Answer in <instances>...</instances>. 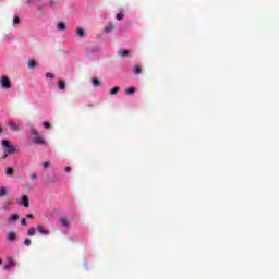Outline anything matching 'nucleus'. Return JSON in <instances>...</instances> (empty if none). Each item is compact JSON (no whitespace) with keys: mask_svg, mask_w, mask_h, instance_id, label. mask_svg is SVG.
I'll return each mask as SVG.
<instances>
[{"mask_svg":"<svg viewBox=\"0 0 279 279\" xmlns=\"http://www.w3.org/2000/svg\"><path fill=\"white\" fill-rule=\"evenodd\" d=\"M0 86L4 90H10V88H12V82L10 81V78L8 76H1Z\"/></svg>","mask_w":279,"mask_h":279,"instance_id":"nucleus-3","label":"nucleus"},{"mask_svg":"<svg viewBox=\"0 0 279 279\" xmlns=\"http://www.w3.org/2000/svg\"><path fill=\"white\" fill-rule=\"evenodd\" d=\"M92 84L93 86L97 87V86H101V81L97 80V78H92Z\"/></svg>","mask_w":279,"mask_h":279,"instance_id":"nucleus-15","label":"nucleus"},{"mask_svg":"<svg viewBox=\"0 0 279 279\" xmlns=\"http://www.w3.org/2000/svg\"><path fill=\"white\" fill-rule=\"evenodd\" d=\"M31 180H32L33 182H35V180H38V174H37V173H32V174H31Z\"/></svg>","mask_w":279,"mask_h":279,"instance_id":"nucleus-28","label":"nucleus"},{"mask_svg":"<svg viewBox=\"0 0 279 279\" xmlns=\"http://www.w3.org/2000/svg\"><path fill=\"white\" fill-rule=\"evenodd\" d=\"M65 173H71V167H65Z\"/></svg>","mask_w":279,"mask_h":279,"instance_id":"nucleus-32","label":"nucleus"},{"mask_svg":"<svg viewBox=\"0 0 279 279\" xmlns=\"http://www.w3.org/2000/svg\"><path fill=\"white\" fill-rule=\"evenodd\" d=\"M27 234L29 236H34L36 234V228H34V227L29 228L28 231H27Z\"/></svg>","mask_w":279,"mask_h":279,"instance_id":"nucleus-20","label":"nucleus"},{"mask_svg":"<svg viewBox=\"0 0 279 279\" xmlns=\"http://www.w3.org/2000/svg\"><path fill=\"white\" fill-rule=\"evenodd\" d=\"M14 221H19V214H13L9 218V223H14Z\"/></svg>","mask_w":279,"mask_h":279,"instance_id":"nucleus-8","label":"nucleus"},{"mask_svg":"<svg viewBox=\"0 0 279 279\" xmlns=\"http://www.w3.org/2000/svg\"><path fill=\"white\" fill-rule=\"evenodd\" d=\"M114 31V25L113 24H108L105 26V32L107 34H110V32H113Z\"/></svg>","mask_w":279,"mask_h":279,"instance_id":"nucleus-9","label":"nucleus"},{"mask_svg":"<svg viewBox=\"0 0 279 279\" xmlns=\"http://www.w3.org/2000/svg\"><path fill=\"white\" fill-rule=\"evenodd\" d=\"M31 135L32 143H34V145H47V141L43 138V136L40 135V133H38V130H36V128H31Z\"/></svg>","mask_w":279,"mask_h":279,"instance_id":"nucleus-2","label":"nucleus"},{"mask_svg":"<svg viewBox=\"0 0 279 279\" xmlns=\"http://www.w3.org/2000/svg\"><path fill=\"white\" fill-rule=\"evenodd\" d=\"M37 232L43 234V236H49V230L45 229L41 225L37 226Z\"/></svg>","mask_w":279,"mask_h":279,"instance_id":"nucleus-6","label":"nucleus"},{"mask_svg":"<svg viewBox=\"0 0 279 279\" xmlns=\"http://www.w3.org/2000/svg\"><path fill=\"white\" fill-rule=\"evenodd\" d=\"M24 245H25L26 247H29V245H32V240H31V239H25V240H24Z\"/></svg>","mask_w":279,"mask_h":279,"instance_id":"nucleus-27","label":"nucleus"},{"mask_svg":"<svg viewBox=\"0 0 279 279\" xmlns=\"http://www.w3.org/2000/svg\"><path fill=\"white\" fill-rule=\"evenodd\" d=\"M16 239V233L15 232H9L8 234V241H14Z\"/></svg>","mask_w":279,"mask_h":279,"instance_id":"nucleus-12","label":"nucleus"},{"mask_svg":"<svg viewBox=\"0 0 279 279\" xmlns=\"http://www.w3.org/2000/svg\"><path fill=\"white\" fill-rule=\"evenodd\" d=\"M118 53H119L122 58H125V57L130 56V51H129V50H120V51H118Z\"/></svg>","mask_w":279,"mask_h":279,"instance_id":"nucleus-14","label":"nucleus"},{"mask_svg":"<svg viewBox=\"0 0 279 279\" xmlns=\"http://www.w3.org/2000/svg\"><path fill=\"white\" fill-rule=\"evenodd\" d=\"M116 19L117 21H123V13H118Z\"/></svg>","mask_w":279,"mask_h":279,"instance_id":"nucleus-29","label":"nucleus"},{"mask_svg":"<svg viewBox=\"0 0 279 279\" xmlns=\"http://www.w3.org/2000/svg\"><path fill=\"white\" fill-rule=\"evenodd\" d=\"M43 125H44V128H46V130H51V124H49V122L44 121Z\"/></svg>","mask_w":279,"mask_h":279,"instance_id":"nucleus-26","label":"nucleus"},{"mask_svg":"<svg viewBox=\"0 0 279 279\" xmlns=\"http://www.w3.org/2000/svg\"><path fill=\"white\" fill-rule=\"evenodd\" d=\"M60 223L64 226V228H69V220L66 218H60Z\"/></svg>","mask_w":279,"mask_h":279,"instance_id":"nucleus-17","label":"nucleus"},{"mask_svg":"<svg viewBox=\"0 0 279 279\" xmlns=\"http://www.w3.org/2000/svg\"><path fill=\"white\" fill-rule=\"evenodd\" d=\"M2 210L8 211V207H2Z\"/></svg>","mask_w":279,"mask_h":279,"instance_id":"nucleus-37","label":"nucleus"},{"mask_svg":"<svg viewBox=\"0 0 279 279\" xmlns=\"http://www.w3.org/2000/svg\"><path fill=\"white\" fill-rule=\"evenodd\" d=\"M46 77H50L51 80H53V77H56V75L53 73H51V72H48L46 74Z\"/></svg>","mask_w":279,"mask_h":279,"instance_id":"nucleus-30","label":"nucleus"},{"mask_svg":"<svg viewBox=\"0 0 279 279\" xmlns=\"http://www.w3.org/2000/svg\"><path fill=\"white\" fill-rule=\"evenodd\" d=\"M19 23H21V19L19 17V15H14V17H13V25H16Z\"/></svg>","mask_w":279,"mask_h":279,"instance_id":"nucleus-23","label":"nucleus"},{"mask_svg":"<svg viewBox=\"0 0 279 279\" xmlns=\"http://www.w3.org/2000/svg\"><path fill=\"white\" fill-rule=\"evenodd\" d=\"M43 167H44L45 169H47V167H49V162H47V161L44 162V163H43Z\"/></svg>","mask_w":279,"mask_h":279,"instance_id":"nucleus-34","label":"nucleus"},{"mask_svg":"<svg viewBox=\"0 0 279 279\" xmlns=\"http://www.w3.org/2000/svg\"><path fill=\"white\" fill-rule=\"evenodd\" d=\"M26 219H34V215L32 214L26 215Z\"/></svg>","mask_w":279,"mask_h":279,"instance_id":"nucleus-33","label":"nucleus"},{"mask_svg":"<svg viewBox=\"0 0 279 279\" xmlns=\"http://www.w3.org/2000/svg\"><path fill=\"white\" fill-rule=\"evenodd\" d=\"M2 147L4 149L3 153V160H5V158H8V156H12V154H19V149L16 148V146L12 145V143H10V141L8 140H2Z\"/></svg>","mask_w":279,"mask_h":279,"instance_id":"nucleus-1","label":"nucleus"},{"mask_svg":"<svg viewBox=\"0 0 279 279\" xmlns=\"http://www.w3.org/2000/svg\"><path fill=\"white\" fill-rule=\"evenodd\" d=\"M34 66H36V61L29 60L28 61V69H34Z\"/></svg>","mask_w":279,"mask_h":279,"instance_id":"nucleus-25","label":"nucleus"},{"mask_svg":"<svg viewBox=\"0 0 279 279\" xmlns=\"http://www.w3.org/2000/svg\"><path fill=\"white\" fill-rule=\"evenodd\" d=\"M20 206H24V208H29V197L27 195H23L20 201H17Z\"/></svg>","mask_w":279,"mask_h":279,"instance_id":"nucleus-4","label":"nucleus"},{"mask_svg":"<svg viewBox=\"0 0 279 279\" xmlns=\"http://www.w3.org/2000/svg\"><path fill=\"white\" fill-rule=\"evenodd\" d=\"M7 125L12 130V132H19V124H16V122L9 120L7 121Z\"/></svg>","mask_w":279,"mask_h":279,"instance_id":"nucleus-5","label":"nucleus"},{"mask_svg":"<svg viewBox=\"0 0 279 279\" xmlns=\"http://www.w3.org/2000/svg\"><path fill=\"white\" fill-rule=\"evenodd\" d=\"M26 5H32V0H26Z\"/></svg>","mask_w":279,"mask_h":279,"instance_id":"nucleus-35","label":"nucleus"},{"mask_svg":"<svg viewBox=\"0 0 279 279\" xmlns=\"http://www.w3.org/2000/svg\"><path fill=\"white\" fill-rule=\"evenodd\" d=\"M0 265H3V260L0 258Z\"/></svg>","mask_w":279,"mask_h":279,"instance_id":"nucleus-38","label":"nucleus"},{"mask_svg":"<svg viewBox=\"0 0 279 279\" xmlns=\"http://www.w3.org/2000/svg\"><path fill=\"white\" fill-rule=\"evenodd\" d=\"M134 93H136V88H134V87H129L126 89V95H134Z\"/></svg>","mask_w":279,"mask_h":279,"instance_id":"nucleus-21","label":"nucleus"},{"mask_svg":"<svg viewBox=\"0 0 279 279\" xmlns=\"http://www.w3.org/2000/svg\"><path fill=\"white\" fill-rule=\"evenodd\" d=\"M47 4H48L50 8H56V5H58V1H56V0H48Z\"/></svg>","mask_w":279,"mask_h":279,"instance_id":"nucleus-18","label":"nucleus"},{"mask_svg":"<svg viewBox=\"0 0 279 279\" xmlns=\"http://www.w3.org/2000/svg\"><path fill=\"white\" fill-rule=\"evenodd\" d=\"M57 27L60 32H64V29H66V24H64V22H59Z\"/></svg>","mask_w":279,"mask_h":279,"instance_id":"nucleus-10","label":"nucleus"},{"mask_svg":"<svg viewBox=\"0 0 279 279\" xmlns=\"http://www.w3.org/2000/svg\"><path fill=\"white\" fill-rule=\"evenodd\" d=\"M120 88L119 87H113L110 89V95H117L119 93Z\"/></svg>","mask_w":279,"mask_h":279,"instance_id":"nucleus-24","label":"nucleus"},{"mask_svg":"<svg viewBox=\"0 0 279 279\" xmlns=\"http://www.w3.org/2000/svg\"><path fill=\"white\" fill-rule=\"evenodd\" d=\"M5 174H7L8 177L13 175V174H14V168H12V167L7 168Z\"/></svg>","mask_w":279,"mask_h":279,"instance_id":"nucleus-16","label":"nucleus"},{"mask_svg":"<svg viewBox=\"0 0 279 279\" xmlns=\"http://www.w3.org/2000/svg\"><path fill=\"white\" fill-rule=\"evenodd\" d=\"M76 34L77 36H80V38H84V36H86V34L84 33V29L82 28H76Z\"/></svg>","mask_w":279,"mask_h":279,"instance_id":"nucleus-13","label":"nucleus"},{"mask_svg":"<svg viewBox=\"0 0 279 279\" xmlns=\"http://www.w3.org/2000/svg\"><path fill=\"white\" fill-rule=\"evenodd\" d=\"M66 88V83L64 81H59V89L64 90Z\"/></svg>","mask_w":279,"mask_h":279,"instance_id":"nucleus-19","label":"nucleus"},{"mask_svg":"<svg viewBox=\"0 0 279 279\" xmlns=\"http://www.w3.org/2000/svg\"><path fill=\"white\" fill-rule=\"evenodd\" d=\"M21 225H22V226H27V220H25V218H23V219L21 220Z\"/></svg>","mask_w":279,"mask_h":279,"instance_id":"nucleus-31","label":"nucleus"},{"mask_svg":"<svg viewBox=\"0 0 279 279\" xmlns=\"http://www.w3.org/2000/svg\"><path fill=\"white\" fill-rule=\"evenodd\" d=\"M0 197H8V189L5 186L0 187Z\"/></svg>","mask_w":279,"mask_h":279,"instance_id":"nucleus-7","label":"nucleus"},{"mask_svg":"<svg viewBox=\"0 0 279 279\" xmlns=\"http://www.w3.org/2000/svg\"><path fill=\"white\" fill-rule=\"evenodd\" d=\"M3 134V129L0 126V135Z\"/></svg>","mask_w":279,"mask_h":279,"instance_id":"nucleus-36","label":"nucleus"},{"mask_svg":"<svg viewBox=\"0 0 279 279\" xmlns=\"http://www.w3.org/2000/svg\"><path fill=\"white\" fill-rule=\"evenodd\" d=\"M133 73L135 75H141V73H143V70L140 68V65H134Z\"/></svg>","mask_w":279,"mask_h":279,"instance_id":"nucleus-11","label":"nucleus"},{"mask_svg":"<svg viewBox=\"0 0 279 279\" xmlns=\"http://www.w3.org/2000/svg\"><path fill=\"white\" fill-rule=\"evenodd\" d=\"M12 265H14V262L12 259H9V263L7 265H4V270H8L12 267Z\"/></svg>","mask_w":279,"mask_h":279,"instance_id":"nucleus-22","label":"nucleus"}]
</instances>
